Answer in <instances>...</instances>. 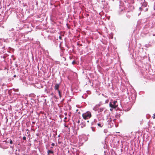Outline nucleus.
<instances>
[{
  "mask_svg": "<svg viewBox=\"0 0 155 155\" xmlns=\"http://www.w3.org/2000/svg\"><path fill=\"white\" fill-rule=\"evenodd\" d=\"M59 86L58 84H56L54 86V89L55 90H57L58 91L59 90L58 89Z\"/></svg>",
  "mask_w": 155,
  "mask_h": 155,
  "instance_id": "nucleus-3",
  "label": "nucleus"
},
{
  "mask_svg": "<svg viewBox=\"0 0 155 155\" xmlns=\"http://www.w3.org/2000/svg\"><path fill=\"white\" fill-rule=\"evenodd\" d=\"M58 94H59V97H60V98H61V91L59 90H58Z\"/></svg>",
  "mask_w": 155,
  "mask_h": 155,
  "instance_id": "nucleus-7",
  "label": "nucleus"
},
{
  "mask_svg": "<svg viewBox=\"0 0 155 155\" xmlns=\"http://www.w3.org/2000/svg\"><path fill=\"white\" fill-rule=\"evenodd\" d=\"M82 117L84 120H87L90 118L91 117V113L89 111H87L82 114Z\"/></svg>",
  "mask_w": 155,
  "mask_h": 155,
  "instance_id": "nucleus-1",
  "label": "nucleus"
},
{
  "mask_svg": "<svg viewBox=\"0 0 155 155\" xmlns=\"http://www.w3.org/2000/svg\"><path fill=\"white\" fill-rule=\"evenodd\" d=\"M81 128H83L84 127L86 126V124L85 122H82L81 123Z\"/></svg>",
  "mask_w": 155,
  "mask_h": 155,
  "instance_id": "nucleus-4",
  "label": "nucleus"
},
{
  "mask_svg": "<svg viewBox=\"0 0 155 155\" xmlns=\"http://www.w3.org/2000/svg\"><path fill=\"white\" fill-rule=\"evenodd\" d=\"M75 63V62L74 61H73L72 62V63L73 64H74Z\"/></svg>",
  "mask_w": 155,
  "mask_h": 155,
  "instance_id": "nucleus-17",
  "label": "nucleus"
},
{
  "mask_svg": "<svg viewBox=\"0 0 155 155\" xmlns=\"http://www.w3.org/2000/svg\"><path fill=\"white\" fill-rule=\"evenodd\" d=\"M67 119V117H65L64 118V122H65L66 121L65 120H66Z\"/></svg>",
  "mask_w": 155,
  "mask_h": 155,
  "instance_id": "nucleus-13",
  "label": "nucleus"
},
{
  "mask_svg": "<svg viewBox=\"0 0 155 155\" xmlns=\"http://www.w3.org/2000/svg\"><path fill=\"white\" fill-rule=\"evenodd\" d=\"M54 145H55L54 143H52L51 144V145H52V146H54Z\"/></svg>",
  "mask_w": 155,
  "mask_h": 155,
  "instance_id": "nucleus-14",
  "label": "nucleus"
},
{
  "mask_svg": "<svg viewBox=\"0 0 155 155\" xmlns=\"http://www.w3.org/2000/svg\"><path fill=\"white\" fill-rule=\"evenodd\" d=\"M10 143L11 144H12L13 143L12 141L11 140H10Z\"/></svg>",
  "mask_w": 155,
  "mask_h": 155,
  "instance_id": "nucleus-12",
  "label": "nucleus"
},
{
  "mask_svg": "<svg viewBox=\"0 0 155 155\" xmlns=\"http://www.w3.org/2000/svg\"><path fill=\"white\" fill-rule=\"evenodd\" d=\"M64 126L66 127H68V126H66L65 125H64Z\"/></svg>",
  "mask_w": 155,
  "mask_h": 155,
  "instance_id": "nucleus-21",
  "label": "nucleus"
},
{
  "mask_svg": "<svg viewBox=\"0 0 155 155\" xmlns=\"http://www.w3.org/2000/svg\"><path fill=\"white\" fill-rule=\"evenodd\" d=\"M16 77V75H15L14 76V77Z\"/></svg>",
  "mask_w": 155,
  "mask_h": 155,
  "instance_id": "nucleus-20",
  "label": "nucleus"
},
{
  "mask_svg": "<svg viewBox=\"0 0 155 155\" xmlns=\"http://www.w3.org/2000/svg\"><path fill=\"white\" fill-rule=\"evenodd\" d=\"M113 108H112H112H110V111H112V110H113Z\"/></svg>",
  "mask_w": 155,
  "mask_h": 155,
  "instance_id": "nucleus-18",
  "label": "nucleus"
},
{
  "mask_svg": "<svg viewBox=\"0 0 155 155\" xmlns=\"http://www.w3.org/2000/svg\"><path fill=\"white\" fill-rule=\"evenodd\" d=\"M147 5V3L146 2H144L142 4V5L144 7H146Z\"/></svg>",
  "mask_w": 155,
  "mask_h": 155,
  "instance_id": "nucleus-6",
  "label": "nucleus"
},
{
  "mask_svg": "<svg viewBox=\"0 0 155 155\" xmlns=\"http://www.w3.org/2000/svg\"><path fill=\"white\" fill-rule=\"evenodd\" d=\"M47 153L48 154H49L50 153L53 154L54 153L53 151L50 150H48L47 151Z\"/></svg>",
  "mask_w": 155,
  "mask_h": 155,
  "instance_id": "nucleus-5",
  "label": "nucleus"
},
{
  "mask_svg": "<svg viewBox=\"0 0 155 155\" xmlns=\"http://www.w3.org/2000/svg\"><path fill=\"white\" fill-rule=\"evenodd\" d=\"M23 139L24 140H26V137H23Z\"/></svg>",
  "mask_w": 155,
  "mask_h": 155,
  "instance_id": "nucleus-10",
  "label": "nucleus"
},
{
  "mask_svg": "<svg viewBox=\"0 0 155 155\" xmlns=\"http://www.w3.org/2000/svg\"><path fill=\"white\" fill-rule=\"evenodd\" d=\"M104 108H100L99 109V111L102 112L104 110Z\"/></svg>",
  "mask_w": 155,
  "mask_h": 155,
  "instance_id": "nucleus-8",
  "label": "nucleus"
},
{
  "mask_svg": "<svg viewBox=\"0 0 155 155\" xmlns=\"http://www.w3.org/2000/svg\"><path fill=\"white\" fill-rule=\"evenodd\" d=\"M117 103V101H114L112 103L110 102L109 104L110 107L112 108H115L118 106V105L116 104Z\"/></svg>",
  "mask_w": 155,
  "mask_h": 155,
  "instance_id": "nucleus-2",
  "label": "nucleus"
},
{
  "mask_svg": "<svg viewBox=\"0 0 155 155\" xmlns=\"http://www.w3.org/2000/svg\"><path fill=\"white\" fill-rule=\"evenodd\" d=\"M59 39H61V36H59Z\"/></svg>",
  "mask_w": 155,
  "mask_h": 155,
  "instance_id": "nucleus-19",
  "label": "nucleus"
},
{
  "mask_svg": "<svg viewBox=\"0 0 155 155\" xmlns=\"http://www.w3.org/2000/svg\"><path fill=\"white\" fill-rule=\"evenodd\" d=\"M152 117L153 119L155 118V113L153 114V116H152Z\"/></svg>",
  "mask_w": 155,
  "mask_h": 155,
  "instance_id": "nucleus-11",
  "label": "nucleus"
},
{
  "mask_svg": "<svg viewBox=\"0 0 155 155\" xmlns=\"http://www.w3.org/2000/svg\"><path fill=\"white\" fill-rule=\"evenodd\" d=\"M97 125L98 126L100 127H102V126H103V125H102V126H101V124L98 123L97 124Z\"/></svg>",
  "mask_w": 155,
  "mask_h": 155,
  "instance_id": "nucleus-9",
  "label": "nucleus"
},
{
  "mask_svg": "<svg viewBox=\"0 0 155 155\" xmlns=\"http://www.w3.org/2000/svg\"><path fill=\"white\" fill-rule=\"evenodd\" d=\"M77 123L78 124H79L80 123V120H78V121H77Z\"/></svg>",
  "mask_w": 155,
  "mask_h": 155,
  "instance_id": "nucleus-16",
  "label": "nucleus"
},
{
  "mask_svg": "<svg viewBox=\"0 0 155 155\" xmlns=\"http://www.w3.org/2000/svg\"><path fill=\"white\" fill-rule=\"evenodd\" d=\"M109 101L108 100H107L106 101V103H107Z\"/></svg>",
  "mask_w": 155,
  "mask_h": 155,
  "instance_id": "nucleus-15",
  "label": "nucleus"
}]
</instances>
